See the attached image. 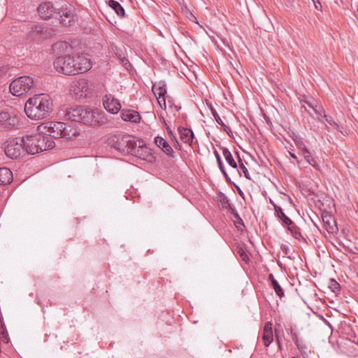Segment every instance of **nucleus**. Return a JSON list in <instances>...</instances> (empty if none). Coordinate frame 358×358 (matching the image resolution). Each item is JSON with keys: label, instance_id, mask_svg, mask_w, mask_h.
Instances as JSON below:
<instances>
[{"label": "nucleus", "instance_id": "obj_52", "mask_svg": "<svg viewBox=\"0 0 358 358\" xmlns=\"http://www.w3.org/2000/svg\"><path fill=\"white\" fill-rule=\"evenodd\" d=\"M276 340H277V341H278V343L279 348H280V341H279V340H278V336H276Z\"/></svg>", "mask_w": 358, "mask_h": 358}, {"label": "nucleus", "instance_id": "obj_53", "mask_svg": "<svg viewBox=\"0 0 358 358\" xmlns=\"http://www.w3.org/2000/svg\"><path fill=\"white\" fill-rule=\"evenodd\" d=\"M318 120H319V121H320V122L324 123V121H323L322 120H321V119H320V118H318Z\"/></svg>", "mask_w": 358, "mask_h": 358}, {"label": "nucleus", "instance_id": "obj_2", "mask_svg": "<svg viewBox=\"0 0 358 358\" xmlns=\"http://www.w3.org/2000/svg\"><path fill=\"white\" fill-rule=\"evenodd\" d=\"M53 110L52 99L48 94H41L29 98L24 106L26 115L32 120L48 117Z\"/></svg>", "mask_w": 358, "mask_h": 358}, {"label": "nucleus", "instance_id": "obj_8", "mask_svg": "<svg viewBox=\"0 0 358 358\" xmlns=\"http://www.w3.org/2000/svg\"><path fill=\"white\" fill-rule=\"evenodd\" d=\"M139 141L141 139H135L132 137H125L121 139L120 141L117 142L114 148L122 153L129 154L134 155L132 151L136 150V148L139 145Z\"/></svg>", "mask_w": 358, "mask_h": 358}, {"label": "nucleus", "instance_id": "obj_16", "mask_svg": "<svg viewBox=\"0 0 358 358\" xmlns=\"http://www.w3.org/2000/svg\"><path fill=\"white\" fill-rule=\"evenodd\" d=\"M155 144L162 149V150L166 153L168 156L171 157H174V151L170 146L166 140L161 136H156L155 138Z\"/></svg>", "mask_w": 358, "mask_h": 358}, {"label": "nucleus", "instance_id": "obj_39", "mask_svg": "<svg viewBox=\"0 0 358 358\" xmlns=\"http://www.w3.org/2000/svg\"><path fill=\"white\" fill-rule=\"evenodd\" d=\"M214 154H215V156L216 157V160H217V162L218 164V166H219L220 169H223V168L224 166V164H223V163L222 162V159H221L220 154L218 153V152L216 150H214Z\"/></svg>", "mask_w": 358, "mask_h": 358}, {"label": "nucleus", "instance_id": "obj_24", "mask_svg": "<svg viewBox=\"0 0 358 358\" xmlns=\"http://www.w3.org/2000/svg\"><path fill=\"white\" fill-rule=\"evenodd\" d=\"M108 5L110 8H112L116 14L120 17L124 16L125 12L123 7L121 6L120 3L115 0H110L108 1Z\"/></svg>", "mask_w": 358, "mask_h": 358}, {"label": "nucleus", "instance_id": "obj_1", "mask_svg": "<svg viewBox=\"0 0 358 358\" xmlns=\"http://www.w3.org/2000/svg\"><path fill=\"white\" fill-rule=\"evenodd\" d=\"M55 70L61 73L73 76L83 73L92 67V62L85 55L76 56L64 55L55 59L53 62Z\"/></svg>", "mask_w": 358, "mask_h": 358}, {"label": "nucleus", "instance_id": "obj_29", "mask_svg": "<svg viewBox=\"0 0 358 358\" xmlns=\"http://www.w3.org/2000/svg\"><path fill=\"white\" fill-rule=\"evenodd\" d=\"M303 155L305 159L306 160V162L310 165H311L312 166H313L314 168H315L317 170L319 169L318 164L317 163L316 160L313 157H312L308 150H306V152H304V154H303Z\"/></svg>", "mask_w": 358, "mask_h": 358}, {"label": "nucleus", "instance_id": "obj_17", "mask_svg": "<svg viewBox=\"0 0 358 358\" xmlns=\"http://www.w3.org/2000/svg\"><path fill=\"white\" fill-rule=\"evenodd\" d=\"M121 117L124 121H129L134 123H138L141 120V116L137 111L131 110H121Z\"/></svg>", "mask_w": 358, "mask_h": 358}, {"label": "nucleus", "instance_id": "obj_6", "mask_svg": "<svg viewBox=\"0 0 358 358\" xmlns=\"http://www.w3.org/2000/svg\"><path fill=\"white\" fill-rule=\"evenodd\" d=\"M4 152L6 156L10 159H17L27 152L25 149V137H17L6 143Z\"/></svg>", "mask_w": 358, "mask_h": 358}, {"label": "nucleus", "instance_id": "obj_36", "mask_svg": "<svg viewBox=\"0 0 358 358\" xmlns=\"http://www.w3.org/2000/svg\"><path fill=\"white\" fill-rule=\"evenodd\" d=\"M239 162L241 164H239V170L240 171L243 172L245 177L248 179H250L249 172L248 171V169L245 167V166L241 162V160L239 159Z\"/></svg>", "mask_w": 358, "mask_h": 358}, {"label": "nucleus", "instance_id": "obj_30", "mask_svg": "<svg viewBox=\"0 0 358 358\" xmlns=\"http://www.w3.org/2000/svg\"><path fill=\"white\" fill-rule=\"evenodd\" d=\"M164 126L166 127V129L167 131V133L171 138V140L175 143V145L177 147H180V145L177 139L176 136L174 134L173 131L171 129L170 127L166 124L165 120L164 121Z\"/></svg>", "mask_w": 358, "mask_h": 358}, {"label": "nucleus", "instance_id": "obj_27", "mask_svg": "<svg viewBox=\"0 0 358 358\" xmlns=\"http://www.w3.org/2000/svg\"><path fill=\"white\" fill-rule=\"evenodd\" d=\"M222 154L225 160L229 164V166L234 169L237 168V164L234 159L232 155L228 148H224L222 149Z\"/></svg>", "mask_w": 358, "mask_h": 358}, {"label": "nucleus", "instance_id": "obj_19", "mask_svg": "<svg viewBox=\"0 0 358 358\" xmlns=\"http://www.w3.org/2000/svg\"><path fill=\"white\" fill-rule=\"evenodd\" d=\"M271 203L274 207L275 215L282 222V223L285 225L288 226V228L289 227H294V222L284 213L282 209L280 206L275 204L273 202L271 201Z\"/></svg>", "mask_w": 358, "mask_h": 358}, {"label": "nucleus", "instance_id": "obj_51", "mask_svg": "<svg viewBox=\"0 0 358 358\" xmlns=\"http://www.w3.org/2000/svg\"><path fill=\"white\" fill-rule=\"evenodd\" d=\"M294 0H286V6H289L294 2Z\"/></svg>", "mask_w": 358, "mask_h": 358}, {"label": "nucleus", "instance_id": "obj_15", "mask_svg": "<svg viewBox=\"0 0 358 358\" xmlns=\"http://www.w3.org/2000/svg\"><path fill=\"white\" fill-rule=\"evenodd\" d=\"M178 133L180 134V140L189 145H192L194 139V133L191 129L179 127Z\"/></svg>", "mask_w": 358, "mask_h": 358}, {"label": "nucleus", "instance_id": "obj_28", "mask_svg": "<svg viewBox=\"0 0 358 358\" xmlns=\"http://www.w3.org/2000/svg\"><path fill=\"white\" fill-rule=\"evenodd\" d=\"M37 31H39L41 34V38H47L51 37L54 32L53 30L48 29V28L41 25L37 26Z\"/></svg>", "mask_w": 358, "mask_h": 358}, {"label": "nucleus", "instance_id": "obj_41", "mask_svg": "<svg viewBox=\"0 0 358 358\" xmlns=\"http://www.w3.org/2000/svg\"><path fill=\"white\" fill-rule=\"evenodd\" d=\"M122 64L125 66L127 69H129V67H131V64L129 63V60L126 57L121 58Z\"/></svg>", "mask_w": 358, "mask_h": 358}, {"label": "nucleus", "instance_id": "obj_47", "mask_svg": "<svg viewBox=\"0 0 358 358\" xmlns=\"http://www.w3.org/2000/svg\"><path fill=\"white\" fill-rule=\"evenodd\" d=\"M220 170H221L222 173H223V175L224 176L226 180L227 181L229 180L230 178H229L228 174L227 173L224 167L223 168V169H220Z\"/></svg>", "mask_w": 358, "mask_h": 358}, {"label": "nucleus", "instance_id": "obj_31", "mask_svg": "<svg viewBox=\"0 0 358 358\" xmlns=\"http://www.w3.org/2000/svg\"><path fill=\"white\" fill-rule=\"evenodd\" d=\"M37 26L38 25H34V27L31 28V30L29 31L28 33V37L31 40H36L41 38V34L39 31H37Z\"/></svg>", "mask_w": 358, "mask_h": 358}, {"label": "nucleus", "instance_id": "obj_12", "mask_svg": "<svg viewBox=\"0 0 358 358\" xmlns=\"http://www.w3.org/2000/svg\"><path fill=\"white\" fill-rule=\"evenodd\" d=\"M322 220L324 224V227L328 233L334 234L338 231V229L336 222L330 213L327 212L322 213Z\"/></svg>", "mask_w": 358, "mask_h": 358}, {"label": "nucleus", "instance_id": "obj_43", "mask_svg": "<svg viewBox=\"0 0 358 358\" xmlns=\"http://www.w3.org/2000/svg\"><path fill=\"white\" fill-rule=\"evenodd\" d=\"M315 9L322 10V5L319 0H312Z\"/></svg>", "mask_w": 358, "mask_h": 358}, {"label": "nucleus", "instance_id": "obj_32", "mask_svg": "<svg viewBox=\"0 0 358 358\" xmlns=\"http://www.w3.org/2000/svg\"><path fill=\"white\" fill-rule=\"evenodd\" d=\"M0 340L5 343H8L9 341L8 332L5 327L3 325L0 327Z\"/></svg>", "mask_w": 358, "mask_h": 358}, {"label": "nucleus", "instance_id": "obj_25", "mask_svg": "<svg viewBox=\"0 0 358 358\" xmlns=\"http://www.w3.org/2000/svg\"><path fill=\"white\" fill-rule=\"evenodd\" d=\"M324 118L325 119V122H327L333 128L338 130L341 134L344 135L347 134V132L344 128L340 126L336 122H335L332 117L324 114Z\"/></svg>", "mask_w": 358, "mask_h": 358}, {"label": "nucleus", "instance_id": "obj_20", "mask_svg": "<svg viewBox=\"0 0 358 358\" xmlns=\"http://www.w3.org/2000/svg\"><path fill=\"white\" fill-rule=\"evenodd\" d=\"M132 152L134 153L133 156L143 160L147 159L150 155V152L148 148L145 146L143 141H139V145L136 147V150Z\"/></svg>", "mask_w": 358, "mask_h": 358}, {"label": "nucleus", "instance_id": "obj_49", "mask_svg": "<svg viewBox=\"0 0 358 358\" xmlns=\"http://www.w3.org/2000/svg\"><path fill=\"white\" fill-rule=\"evenodd\" d=\"M292 338L294 341V342L295 343V341L298 340L297 334L296 333L292 332Z\"/></svg>", "mask_w": 358, "mask_h": 358}, {"label": "nucleus", "instance_id": "obj_54", "mask_svg": "<svg viewBox=\"0 0 358 358\" xmlns=\"http://www.w3.org/2000/svg\"><path fill=\"white\" fill-rule=\"evenodd\" d=\"M292 358H295V357H292Z\"/></svg>", "mask_w": 358, "mask_h": 358}, {"label": "nucleus", "instance_id": "obj_37", "mask_svg": "<svg viewBox=\"0 0 358 358\" xmlns=\"http://www.w3.org/2000/svg\"><path fill=\"white\" fill-rule=\"evenodd\" d=\"M210 110L212 115L214 117L217 123L219 124L220 125H224V122L222 120L217 111L213 108H211Z\"/></svg>", "mask_w": 358, "mask_h": 358}, {"label": "nucleus", "instance_id": "obj_14", "mask_svg": "<svg viewBox=\"0 0 358 358\" xmlns=\"http://www.w3.org/2000/svg\"><path fill=\"white\" fill-rule=\"evenodd\" d=\"M38 12L41 18L46 20L53 15L54 8L50 2H44L38 6Z\"/></svg>", "mask_w": 358, "mask_h": 358}, {"label": "nucleus", "instance_id": "obj_46", "mask_svg": "<svg viewBox=\"0 0 358 358\" xmlns=\"http://www.w3.org/2000/svg\"><path fill=\"white\" fill-rule=\"evenodd\" d=\"M220 170H221L222 173H223V175L224 176L226 180L227 181L229 180L230 178H229L228 174L227 173L224 167L223 168V169H220Z\"/></svg>", "mask_w": 358, "mask_h": 358}, {"label": "nucleus", "instance_id": "obj_23", "mask_svg": "<svg viewBox=\"0 0 358 358\" xmlns=\"http://www.w3.org/2000/svg\"><path fill=\"white\" fill-rule=\"evenodd\" d=\"M268 280L271 282V285L273 288L275 294L279 296L282 297L284 296V291L281 286L279 285L278 282L275 279L273 274H269Z\"/></svg>", "mask_w": 358, "mask_h": 358}, {"label": "nucleus", "instance_id": "obj_50", "mask_svg": "<svg viewBox=\"0 0 358 358\" xmlns=\"http://www.w3.org/2000/svg\"><path fill=\"white\" fill-rule=\"evenodd\" d=\"M289 155H290V156H291L293 159H294L296 161V162H297L298 164H299V160H298V159H297V157L296 156V155H295V154L292 153V152H289Z\"/></svg>", "mask_w": 358, "mask_h": 358}, {"label": "nucleus", "instance_id": "obj_40", "mask_svg": "<svg viewBox=\"0 0 358 358\" xmlns=\"http://www.w3.org/2000/svg\"><path fill=\"white\" fill-rule=\"evenodd\" d=\"M295 345H296L299 350H300L301 352L306 350V346L303 343H300L299 340L295 341Z\"/></svg>", "mask_w": 358, "mask_h": 358}, {"label": "nucleus", "instance_id": "obj_3", "mask_svg": "<svg viewBox=\"0 0 358 358\" xmlns=\"http://www.w3.org/2000/svg\"><path fill=\"white\" fill-rule=\"evenodd\" d=\"M65 115L72 122H82L85 124L98 125L106 122L103 112L81 106L70 108L66 110Z\"/></svg>", "mask_w": 358, "mask_h": 358}, {"label": "nucleus", "instance_id": "obj_18", "mask_svg": "<svg viewBox=\"0 0 358 358\" xmlns=\"http://www.w3.org/2000/svg\"><path fill=\"white\" fill-rule=\"evenodd\" d=\"M262 339L266 347H268L273 341L272 324L271 322H267L264 325Z\"/></svg>", "mask_w": 358, "mask_h": 358}, {"label": "nucleus", "instance_id": "obj_22", "mask_svg": "<svg viewBox=\"0 0 358 358\" xmlns=\"http://www.w3.org/2000/svg\"><path fill=\"white\" fill-rule=\"evenodd\" d=\"M13 180L11 171L6 167L0 168V185L9 184Z\"/></svg>", "mask_w": 358, "mask_h": 358}, {"label": "nucleus", "instance_id": "obj_42", "mask_svg": "<svg viewBox=\"0 0 358 358\" xmlns=\"http://www.w3.org/2000/svg\"><path fill=\"white\" fill-rule=\"evenodd\" d=\"M221 202L222 205L227 204L228 207L231 209V204L229 203V201L226 196L224 195L222 196V198L221 199Z\"/></svg>", "mask_w": 358, "mask_h": 358}, {"label": "nucleus", "instance_id": "obj_9", "mask_svg": "<svg viewBox=\"0 0 358 358\" xmlns=\"http://www.w3.org/2000/svg\"><path fill=\"white\" fill-rule=\"evenodd\" d=\"M152 92L157 99L160 108L166 109V100L164 95L166 94V84L163 81H159L153 84L152 87Z\"/></svg>", "mask_w": 358, "mask_h": 358}, {"label": "nucleus", "instance_id": "obj_13", "mask_svg": "<svg viewBox=\"0 0 358 358\" xmlns=\"http://www.w3.org/2000/svg\"><path fill=\"white\" fill-rule=\"evenodd\" d=\"M17 119L7 112L0 113V124L7 129L13 128L17 124Z\"/></svg>", "mask_w": 358, "mask_h": 358}, {"label": "nucleus", "instance_id": "obj_26", "mask_svg": "<svg viewBox=\"0 0 358 358\" xmlns=\"http://www.w3.org/2000/svg\"><path fill=\"white\" fill-rule=\"evenodd\" d=\"M236 253L245 263H248L249 256H252V252L248 250V248H236Z\"/></svg>", "mask_w": 358, "mask_h": 358}, {"label": "nucleus", "instance_id": "obj_11", "mask_svg": "<svg viewBox=\"0 0 358 358\" xmlns=\"http://www.w3.org/2000/svg\"><path fill=\"white\" fill-rule=\"evenodd\" d=\"M58 15L60 23L64 26L71 25L75 20L74 10L71 8H61L58 11Z\"/></svg>", "mask_w": 358, "mask_h": 358}, {"label": "nucleus", "instance_id": "obj_10", "mask_svg": "<svg viewBox=\"0 0 358 358\" xmlns=\"http://www.w3.org/2000/svg\"><path fill=\"white\" fill-rule=\"evenodd\" d=\"M104 108L112 114H117L121 110L120 101L111 94H106L103 97Z\"/></svg>", "mask_w": 358, "mask_h": 358}, {"label": "nucleus", "instance_id": "obj_34", "mask_svg": "<svg viewBox=\"0 0 358 358\" xmlns=\"http://www.w3.org/2000/svg\"><path fill=\"white\" fill-rule=\"evenodd\" d=\"M295 144L299 150H300L302 152V154H304L306 152V150H308L301 138H295L294 139Z\"/></svg>", "mask_w": 358, "mask_h": 358}, {"label": "nucleus", "instance_id": "obj_21", "mask_svg": "<svg viewBox=\"0 0 358 358\" xmlns=\"http://www.w3.org/2000/svg\"><path fill=\"white\" fill-rule=\"evenodd\" d=\"M64 127L62 131L61 138L71 139L79 134L74 124L64 123Z\"/></svg>", "mask_w": 358, "mask_h": 358}, {"label": "nucleus", "instance_id": "obj_35", "mask_svg": "<svg viewBox=\"0 0 358 358\" xmlns=\"http://www.w3.org/2000/svg\"><path fill=\"white\" fill-rule=\"evenodd\" d=\"M289 230H291L292 234H293V236L296 238V239H299L300 240V238H302L304 241H305V239L302 237V235L301 234V233L299 231H298L297 229L295 227V226L294 227H289L288 228Z\"/></svg>", "mask_w": 358, "mask_h": 358}, {"label": "nucleus", "instance_id": "obj_38", "mask_svg": "<svg viewBox=\"0 0 358 358\" xmlns=\"http://www.w3.org/2000/svg\"><path fill=\"white\" fill-rule=\"evenodd\" d=\"M313 110L317 115L322 117H324V114H325V112L322 106L315 105Z\"/></svg>", "mask_w": 358, "mask_h": 358}, {"label": "nucleus", "instance_id": "obj_5", "mask_svg": "<svg viewBox=\"0 0 358 358\" xmlns=\"http://www.w3.org/2000/svg\"><path fill=\"white\" fill-rule=\"evenodd\" d=\"M35 81L30 76H20L13 80L9 86L10 92L14 96H21L35 87Z\"/></svg>", "mask_w": 358, "mask_h": 358}, {"label": "nucleus", "instance_id": "obj_45", "mask_svg": "<svg viewBox=\"0 0 358 358\" xmlns=\"http://www.w3.org/2000/svg\"><path fill=\"white\" fill-rule=\"evenodd\" d=\"M315 101H305V103L308 106L309 108L313 109L314 107L315 106V104L314 103Z\"/></svg>", "mask_w": 358, "mask_h": 358}, {"label": "nucleus", "instance_id": "obj_48", "mask_svg": "<svg viewBox=\"0 0 358 358\" xmlns=\"http://www.w3.org/2000/svg\"><path fill=\"white\" fill-rule=\"evenodd\" d=\"M345 251L348 252V251H350L352 253H356L357 252L355 250H357V248H354L355 250H352V249H350L349 248H347V247H345V248H343Z\"/></svg>", "mask_w": 358, "mask_h": 358}, {"label": "nucleus", "instance_id": "obj_7", "mask_svg": "<svg viewBox=\"0 0 358 358\" xmlns=\"http://www.w3.org/2000/svg\"><path fill=\"white\" fill-rule=\"evenodd\" d=\"M64 123L62 122H46L40 124L37 129L41 133L52 138H61L62 131L64 129Z\"/></svg>", "mask_w": 358, "mask_h": 358}, {"label": "nucleus", "instance_id": "obj_44", "mask_svg": "<svg viewBox=\"0 0 358 358\" xmlns=\"http://www.w3.org/2000/svg\"><path fill=\"white\" fill-rule=\"evenodd\" d=\"M221 126L224 128V130L227 133V134L229 136H231L232 131H231V128L229 127L228 126H227L224 123V125H221Z\"/></svg>", "mask_w": 358, "mask_h": 358}, {"label": "nucleus", "instance_id": "obj_33", "mask_svg": "<svg viewBox=\"0 0 358 358\" xmlns=\"http://www.w3.org/2000/svg\"><path fill=\"white\" fill-rule=\"evenodd\" d=\"M329 288L334 293L340 292V285L334 279H331L329 283Z\"/></svg>", "mask_w": 358, "mask_h": 358}, {"label": "nucleus", "instance_id": "obj_4", "mask_svg": "<svg viewBox=\"0 0 358 358\" xmlns=\"http://www.w3.org/2000/svg\"><path fill=\"white\" fill-rule=\"evenodd\" d=\"M55 146V143L53 139L40 131L25 136V149L28 154L35 155L52 149Z\"/></svg>", "mask_w": 358, "mask_h": 358}]
</instances>
